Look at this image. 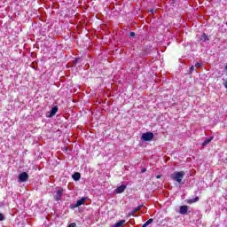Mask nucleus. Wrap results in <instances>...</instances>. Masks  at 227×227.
I'll return each instance as SVG.
<instances>
[{
    "label": "nucleus",
    "mask_w": 227,
    "mask_h": 227,
    "mask_svg": "<svg viewBox=\"0 0 227 227\" xmlns=\"http://www.w3.org/2000/svg\"><path fill=\"white\" fill-rule=\"evenodd\" d=\"M184 176H185L184 171H176L170 176V178L174 180V182L184 185V182H182Z\"/></svg>",
    "instance_id": "f257e3e1"
},
{
    "label": "nucleus",
    "mask_w": 227,
    "mask_h": 227,
    "mask_svg": "<svg viewBox=\"0 0 227 227\" xmlns=\"http://www.w3.org/2000/svg\"><path fill=\"white\" fill-rule=\"evenodd\" d=\"M18 180L20 183L27 182L29 180V175L27 172H22L19 175Z\"/></svg>",
    "instance_id": "f03ea898"
},
{
    "label": "nucleus",
    "mask_w": 227,
    "mask_h": 227,
    "mask_svg": "<svg viewBox=\"0 0 227 227\" xmlns=\"http://www.w3.org/2000/svg\"><path fill=\"white\" fill-rule=\"evenodd\" d=\"M63 189H59L56 191V194L54 195L55 201H61L63 200Z\"/></svg>",
    "instance_id": "7ed1b4c3"
},
{
    "label": "nucleus",
    "mask_w": 227,
    "mask_h": 227,
    "mask_svg": "<svg viewBox=\"0 0 227 227\" xmlns=\"http://www.w3.org/2000/svg\"><path fill=\"white\" fill-rule=\"evenodd\" d=\"M141 139L143 141H152V139H153V134L152 132L144 133Z\"/></svg>",
    "instance_id": "20e7f679"
},
{
    "label": "nucleus",
    "mask_w": 227,
    "mask_h": 227,
    "mask_svg": "<svg viewBox=\"0 0 227 227\" xmlns=\"http://www.w3.org/2000/svg\"><path fill=\"white\" fill-rule=\"evenodd\" d=\"M86 200H88V197H82L81 200L76 201V204L73 206V208H77V207H81V205H84L86 202Z\"/></svg>",
    "instance_id": "39448f33"
},
{
    "label": "nucleus",
    "mask_w": 227,
    "mask_h": 227,
    "mask_svg": "<svg viewBox=\"0 0 227 227\" xmlns=\"http://www.w3.org/2000/svg\"><path fill=\"white\" fill-rule=\"evenodd\" d=\"M125 189H127V186L124 185V184H121V186L117 187L116 190H115V192L117 194H121V192H125Z\"/></svg>",
    "instance_id": "423d86ee"
},
{
    "label": "nucleus",
    "mask_w": 227,
    "mask_h": 227,
    "mask_svg": "<svg viewBox=\"0 0 227 227\" xmlns=\"http://www.w3.org/2000/svg\"><path fill=\"white\" fill-rule=\"evenodd\" d=\"M143 208V204L137 206V207H134V209L129 214V215H134L136 212H139Z\"/></svg>",
    "instance_id": "0eeeda50"
},
{
    "label": "nucleus",
    "mask_w": 227,
    "mask_h": 227,
    "mask_svg": "<svg viewBox=\"0 0 227 227\" xmlns=\"http://www.w3.org/2000/svg\"><path fill=\"white\" fill-rule=\"evenodd\" d=\"M197 201H200V197H195L194 199L186 200V203H188V205H192V203H197Z\"/></svg>",
    "instance_id": "6e6552de"
},
{
    "label": "nucleus",
    "mask_w": 227,
    "mask_h": 227,
    "mask_svg": "<svg viewBox=\"0 0 227 227\" xmlns=\"http://www.w3.org/2000/svg\"><path fill=\"white\" fill-rule=\"evenodd\" d=\"M187 210H189V207L187 206H181L180 207V214H182L183 215H185V214H187Z\"/></svg>",
    "instance_id": "1a4fd4ad"
},
{
    "label": "nucleus",
    "mask_w": 227,
    "mask_h": 227,
    "mask_svg": "<svg viewBox=\"0 0 227 227\" xmlns=\"http://www.w3.org/2000/svg\"><path fill=\"white\" fill-rule=\"evenodd\" d=\"M73 180L75 182H78V180H81V173L76 172L72 176Z\"/></svg>",
    "instance_id": "9d476101"
},
{
    "label": "nucleus",
    "mask_w": 227,
    "mask_h": 227,
    "mask_svg": "<svg viewBox=\"0 0 227 227\" xmlns=\"http://www.w3.org/2000/svg\"><path fill=\"white\" fill-rule=\"evenodd\" d=\"M56 113H58V106H53L50 112V116H56Z\"/></svg>",
    "instance_id": "9b49d317"
},
{
    "label": "nucleus",
    "mask_w": 227,
    "mask_h": 227,
    "mask_svg": "<svg viewBox=\"0 0 227 227\" xmlns=\"http://www.w3.org/2000/svg\"><path fill=\"white\" fill-rule=\"evenodd\" d=\"M123 224H125V220H121L115 223L113 227H121V226H123Z\"/></svg>",
    "instance_id": "f8f14e48"
},
{
    "label": "nucleus",
    "mask_w": 227,
    "mask_h": 227,
    "mask_svg": "<svg viewBox=\"0 0 227 227\" xmlns=\"http://www.w3.org/2000/svg\"><path fill=\"white\" fill-rule=\"evenodd\" d=\"M212 139H214V137L207 138L206 141L202 143V146H207V145L212 142Z\"/></svg>",
    "instance_id": "ddd939ff"
},
{
    "label": "nucleus",
    "mask_w": 227,
    "mask_h": 227,
    "mask_svg": "<svg viewBox=\"0 0 227 227\" xmlns=\"http://www.w3.org/2000/svg\"><path fill=\"white\" fill-rule=\"evenodd\" d=\"M152 223H153V218H150L147 222H145L142 227H146L148 226L149 224H152Z\"/></svg>",
    "instance_id": "4468645a"
},
{
    "label": "nucleus",
    "mask_w": 227,
    "mask_h": 227,
    "mask_svg": "<svg viewBox=\"0 0 227 227\" xmlns=\"http://www.w3.org/2000/svg\"><path fill=\"white\" fill-rule=\"evenodd\" d=\"M201 40H203V42L208 41V35H207V34L204 33V34L201 35Z\"/></svg>",
    "instance_id": "2eb2a0df"
},
{
    "label": "nucleus",
    "mask_w": 227,
    "mask_h": 227,
    "mask_svg": "<svg viewBox=\"0 0 227 227\" xmlns=\"http://www.w3.org/2000/svg\"><path fill=\"white\" fill-rule=\"evenodd\" d=\"M195 67H196V68H201V67H203V65H201V63H200V62H197L195 64Z\"/></svg>",
    "instance_id": "dca6fc26"
},
{
    "label": "nucleus",
    "mask_w": 227,
    "mask_h": 227,
    "mask_svg": "<svg viewBox=\"0 0 227 227\" xmlns=\"http://www.w3.org/2000/svg\"><path fill=\"white\" fill-rule=\"evenodd\" d=\"M0 221H4V215H3V214L0 213Z\"/></svg>",
    "instance_id": "f3484780"
},
{
    "label": "nucleus",
    "mask_w": 227,
    "mask_h": 227,
    "mask_svg": "<svg viewBox=\"0 0 227 227\" xmlns=\"http://www.w3.org/2000/svg\"><path fill=\"white\" fill-rule=\"evenodd\" d=\"M129 36H136V33L130 32V33H129Z\"/></svg>",
    "instance_id": "a211bd4d"
},
{
    "label": "nucleus",
    "mask_w": 227,
    "mask_h": 227,
    "mask_svg": "<svg viewBox=\"0 0 227 227\" xmlns=\"http://www.w3.org/2000/svg\"><path fill=\"white\" fill-rule=\"evenodd\" d=\"M75 226H76L75 223H73L69 224L68 227H75Z\"/></svg>",
    "instance_id": "6ab92c4d"
},
{
    "label": "nucleus",
    "mask_w": 227,
    "mask_h": 227,
    "mask_svg": "<svg viewBox=\"0 0 227 227\" xmlns=\"http://www.w3.org/2000/svg\"><path fill=\"white\" fill-rule=\"evenodd\" d=\"M192 71H194V66H192V67H190V72H192Z\"/></svg>",
    "instance_id": "aec40b11"
},
{
    "label": "nucleus",
    "mask_w": 227,
    "mask_h": 227,
    "mask_svg": "<svg viewBox=\"0 0 227 227\" xmlns=\"http://www.w3.org/2000/svg\"><path fill=\"white\" fill-rule=\"evenodd\" d=\"M77 61H79L78 59H76L74 60V65H77Z\"/></svg>",
    "instance_id": "412c9836"
},
{
    "label": "nucleus",
    "mask_w": 227,
    "mask_h": 227,
    "mask_svg": "<svg viewBox=\"0 0 227 227\" xmlns=\"http://www.w3.org/2000/svg\"><path fill=\"white\" fill-rule=\"evenodd\" d=\"M150 12H151V13H153V12H155V10L154 9H151Z\"/></svg>",
    "instance_id": "4be33fe9"
},
{
    "label": "nucleus",
    "mask_w": 227,
    "mask_h": 227,
    "mask_svg": "<svg viewBox=\"0 0 227 227\" xmlns=\"http://www.w3.org/2000/svg\"><path fill=\"white\" fill-rule=\"evenodd\" d=\"M160 176H161L160 175H158V176H156V178L159 179V178H160Z\"/></svg>",
    "instance_id": "5701e85b"
},
{
    "label": "nucleus",
    "mask_w": 227,
    "mask_h": 227,
    "mask_svg": "<svg viewBox=\"0 0 227 227\" xmlns=\"http://www.w3.org/2000/svg\"><path fill=\"white\" fill-rule=\"evenodd\" d=\"M224 87L227 89V81L224 83Z\"/></svg>",
    "instance_id": "b1692460"
}]
</instances>
